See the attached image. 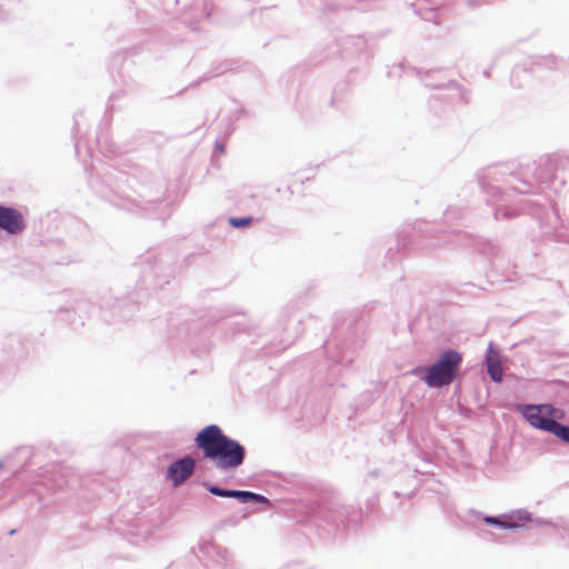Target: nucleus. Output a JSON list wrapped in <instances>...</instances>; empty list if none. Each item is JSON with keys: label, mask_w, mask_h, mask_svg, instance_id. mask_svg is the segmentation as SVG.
<instances>
[{"label": "nucleus", "mask_w": 569, "mask_h": 569, "mask_svg": "<svg viewBox=\"0 0 569 569\" xmlns=\"http://www.w3.org/2000/svg\"><path fill=\"white\" fill-rule=\"evenodd\" d=\"M196 446L202 450L203 457L219 470H232L244 461L246 449L238 441L227 437L220 427L210 425L201 429Z\"/></svg>", "instance_id": "f257e3e1"}, {"label": "nucleus", "mask_w": 569, "mask_h": 569, "mask_svg": "<svg viewBox=\"0 0 569 569\" xmlns=\"http://www.w3.org/2000/svg\"><path fill=\"white\" fill-rule=\"evenodd\" d=\"M461 362L462 357L458 351H445L436 363L427 368L426 376L423 378L425 382L429 387L433 388L450 385L455 379Z\"/></svg>", "instance_id": "f03ea898"}, {"label": "nucleus", "mask_w": 569, "mask_h": 569, "mask_svg": "<svg viewBox=\"0 0 569 569\" xmlns=\"http://www.w3.org/2000/svg\"><path fill=\"white\" fill-rule=\"evenodd\" d=\"M521 412L532 427L543 431H549L555 420L565 418L563 410L548 403L527 405L521 408Z\"/></svg>", "instance_id": "7ed1b4c3"}, {"label": "nucleus", "mask_w": 569, "mask_h": 569, "mask_svg": "<svg viewBox=\"0 0 569 569\" xmlns=\"http://www.w3.org/2000/svg\"><path fill=\"white\" fill-rule=\"evenodd\" d=\"M194 460L190 457L173 462L168 469V478L172 481L173 486L183 483L194 470Z\"/></svg>", "instance_id": "20e7f679"}, {"label": "nucleus", "mask_w": 569, "mask_h": 569, "mask_svg": "<svg viewBox=\"0 0 569 569\" xmlns=\"http://www.w3.org/2000/svg\"><path fill=\"white\" fill-rule=\"evenodd\" d=\"M0 228L16 234L24 229V220L21 212L13 208L0 206Z\"/></svg>", "instance_id": "39448f33"}, {"label": "nucleus", "mask_w": 569, "mask_h": 569, "mask_svg": "<svg viewBox=\"0 0 569 569\" xmlns=\"http://www.w3.org/2000/svg\"><path fill=\"white\" fill-rule=\"evenodd\" d=\"M209 491L212 495L218 496V497L236 498L243 503L249 502V501H254V502H267L268 501L266 497L254 493V492H251V491L227 490V489H221L216 486L209 487Z\"/></svg>", "instance_id": "423d86ee"}, {"label": "nucleus", "mask_w": 569, "mask_h": 569, "mask_svg": "<svg viewBox=\"0 0 569 569\" xmlns=\"http://www.w3.org/2000/svg\"><path fill=\"white\" fill-rule=\"evenodd\" d=\"M486 363H487V370H488L490 378L495 382H500L502 380V373H503L501 359H500V355L498 353L497 350H495L492 345H489V347H488Z\"/></svg>", "instance_id": "0eeeda50"}, {"label": "nucleus", "mask_w": 569, "mask_h": 569, "mask_svg": "<svg viewBox=\"0 0 569 569\" xmlns=\"http://www.w3.org/2000/svg\"><path fill=\"white\" fill-rule=\"evenodd\" d=\"M548 432L555 435L560 440L569 443V427L559 423L557 420H555L553 423L550 425Z\"/></svg>", "instance_id": "6e6552de"}, {"label": "nucleus", "mask_w": 569, "mask_h": 569, "mask_svg": "<svg viewBox=\"0 0 569 569\" xmlns=\"http://www.w3.org/2000/svg\"><path fill=\"white\" fill-rule=\"evenodd\" d=\"M485 521L489 525H495V526H499L502 528H515L516 527V523H513L511 521L502 520V519L495 518V517H487L485 519Z\"/></svg>", "instance_id": "1a4fd4ad"}, {"label": "nucleus", "mask_w": 569, "mask_h": 569, "mask_svg": "<svg viewBox=\"0 0 569 569\" xmlns=\"http://www.w3.org/2000/svg\"><path fill=\"white\" fill-rule=\"evenodd\" d=\"M252 222L251 217L246 218H230L229 223L234 228H243L250 226Z\"/></svg>", "instance_id": "9d476101"}]
</instances>
